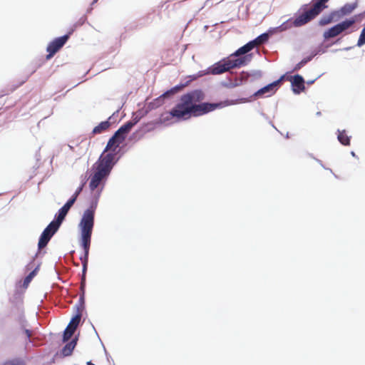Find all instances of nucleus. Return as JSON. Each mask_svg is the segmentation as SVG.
Returning a JSON list of instances; mask_svg holds the SVG:
<instances>
[{
  "instance_id": "1",
  "label": "nucleus",
  "mask_w": 365,
  "mask_h": 365,
  "mask_svg": "<svg viewBox=\"0 0 365 365\" xmlns=\"http://www.w3.org/2000/svg\"><path fill=\"white\" fill-rule=\"evenodd\" d=\"M205 98L201 90H194L180 97V101L170 111L172 117L178 120L201 116L222 107V103H202Z\"/></svg>"
},
{
  "instance_id": "2",
  "label": "nucleus",
  "mask_w": 365,
  "mask_h": 365,
  "mask_svg": "<svg viewBox=\"0 0 365 365\" xmlns=\"http://www.w3.org/2000/svg\"><path fill=\"white\" fill-rule=\"evenodd\" d=\"M97 207V201L92 202L91 206L84 211L79 223L81 233V246L84 250L83 256L80 257L83 264V277L81 282V294L80 301L83 302L85 294L86 278L85 274L88 262V253L91 245V235L94 226L95 211Z\"/></svg>"
},
{
  "instance_id": "3",
  "label": "nucleus",
  "mask_w": 365,
  "mask_h": 365,
  "mask_svg": "<svg viewBox=\"0 0 365 365\" xmlns=\"http://www.w3.org/2000/svg\"><path fill=\"white\" fill-rule=\"evenodd\" d=\"M250 61V55L241 56L237 58L232 57L225 58L210 68L209 73L212 75H218L230 71L232 68H239L245 66Z\"/></svg>"
},
{
  "instance_id": "4",
  "label": "nucleus",
  "mask_w": 365,
  "mask_h": 365,
  "mask_svg": "<svg viewBox=\"0 0 365 365\" xmlns=\"http://www.w3.org/2000/svg\"><path fill=\"white\" fill-rule=\"evenodd\" d=\"M329 0H317L310 9L305 10L299 14L294 21L295 26H302L312 19H315L328 6L327 3Z\"/></svg>"
},
{
  "instance_id": "5",
  "label": "nucleus",
  "mask_w": 365,
  "mask_h": 365,
  "mask_svg": "<svg viewBox=\"0 0 365 365\" xmlns=\"http://www.w3.org/2000/svg\"><path fill=\"white\" fill-rule=\"evenodd\" d=\"M109 161L104 160L103 163L98 161L96 163V170L90 176L89 187L91 190H94L103 184V181L109 175L112 168L108 166Z\"/></svg>"
},
{
  "instance_id": "6",
  "label": "nucleus",
  "mask_w": 365,
  "mask_h": 365,
  "mask_svg": "<svg viewBox=\"0 0 365 365\" xmlns=\"http://www.w3.org/2000/svg\"><path fill=\"white\" fill-rule=\"evenodd\" d=\"M124 139L125 138H110L104 152L101 155L98 160L103 163L104 160H108L109 161L108 163V166L113 168L116 159V155L121 150L120 145L123 144Z\"/></svg>"
},
{
  "instance_id": "7",
  "label": "nucleus",
  "mask_w": 365,
  "mask_h": 365,
  "mask_svg": "<svg viewBox=\"0 0 365 365\" xmlns=\"http://www.w3.org/2000/svg\"><path fill=\"white\" fill-rule=\"evenodd\" d=\"M355 17L346 19L345 21L339 23L336 25L329 29L328 30L325 31L324 32L323 36L325 39L336 37L340 34H341L343 31L350 28L353 24H355Z\"/></svg>"
},
{
  "instance_id": "8",
  "label": "nucleus",
  "mask_w": 365,
  "mask_h": 365,
  "mask_svg": "<svg viewBox=\"0 0 365 365\" xmlns=\"http://www.w3.org/2000/svg\"><path fill=\"white\" fill-rule=\"evenodd\" d=\"M74 29H72L67 34L56 38L50 42L47 46L46 51L48 54L46 56V59L52 58L67 42L70 35L73 32Z\"/></svg>"
},
{
  "instance_id": "9",
  "label": "nucleus",
  "mask_w": 365,
  "mask_h": 365,
  "mask_svg": "<svg viewBox=\"0 0 365 365\" xmlns=\"http://www.w3.org/2000/svg\"><path fill=\"white\" fill-rule=\"evenodd\" d=\"M58 228L59 226L56 225L54 222H50V224L44 229L40 236L38 243L39 250L44 248L47 245L51 238L58 231Z\"/></svg>"
},
{
  "instance_id": "10",
  "label": "nucleus",
  "mask_w": 365,
  "mask_h": 365,
  "mask_svg": "<svg viewBox=\"0 0 365 365\" xmlns=\"http://www.w3.org/2000/svg\"><path fill=\"white\" fill-rule=\"evenodd\" d=\"M81 315L76 314L73 317L63 332V341H68L74 334L81 321Z\"/></svg>"
},
{
  "instance_id": "11",
  "label": "nucleus",
  "mask_w": 365,
  "mask_h": 365,
  "mask_svg": "<svg viewBox=\"0 0 365 365\" xmlns=\"http://www.w3.org/2000/svg\"><path fill=\"white\" fill-rule=\"evenodd\" d=\"M284 76L280 77L277 81L267 85L266 86L258 90L255 93V96L256 97H262L264 95L267 96H270L274 94L277 91V86L279 84V83L284 79Z\"/></svg>"
},
{
  "instance_id": "12",
  "label": "nucleus",
  "mask_w": 365,
  "mask_h": 365,
  "mask_svg": "<svg viewBox=\"0 0 365 365\" xmlns=\"http://www.w3.org/2000/svg\"><path fill=\"white\" fill-rule=\"evenodd\" d=\"M73 200V199H69L66 203L58 210V214L56 215L55 220L52 221L53 222L60 227L69 210L74 204Z\"/></svg>"
},
{
  "instance_id": "13",
  "label": "nucleus",
  "mask_w": 365,
  "mask_h": 365,
  "mask_svg": "<svg viewBox=\"0 0 365 365\" xmlns=\"http://www.w3.org/2000/svg\"><path fill=\"white\" fill-rule=\"evenodd\" d=\"M292 83V88L295 94H299L305 89L304 81L302 76L299 75H295L289 78Z\"/></svg>"
},
{
  "instance_id": "14",
  "label": "nucleus",
  "mask_w": 365,
  "mask_h": 365,
  "mask_svg": "<svg viewBox=\"0 0 365 365\" xmlns=\"http://www.w3.org/2000/svg\"><path fill=\"white\" fill-rule=\"evenodd\" d=\"M358 4H359V2L356 0L353 3L345 4L339 9L335 10V12H336L339 19H341L344 16H348L350 14H351L358 7Z\"/></svg>"
},
{
  "instance_id": "15",
  "label": "nucleus",
  "mask_w": 365,
  "mask_h": 365,
  "mask_svg": "<svg viewBox=\"0 0 365 365\" xmlns=\"http://www.w3.org/2000/svg\"><path fill=\"white\" fill-rule=\"evenodd\" d=\"M339 18L335 12V11H331L328 15L323 16L319 21V25L321 26H324L331 24L333 21H339Z\"/></svg>"
},
{
  "instance_id": "16",
  "label": "nucleus",
  "mask_w": 365,
  "mask_h": 365,
  "mask_svg": "<svg viewBox=\"0 0 365 365\" xmlns=\"http://www.w3.org/2000/svg\"><path fill=\"white\" fill-rule=\"evenodd\" d=\"M110 123L108 120L102 121L96 125L92 131L93 135H100L108 131L110 128Z\"/></svg>"
},
{
  "instance_id": "17",
  "label": "nucleus",
  "mask_w": 365,
  "mask_h": 365,
  "mask_svg": "<svg viewBox=\"0 0 365 365\" xmlns=\"http://www.w3.org/2000/svg\"><path fill=\"white\" fill-rule=\"evenodd\" d=\"M255 48L253 42L251 41L244 45L243 46L238 48L234 53H232L230 57L233 56H240L244 54L247 53L249 51H252Z\"/></svg>"
},
{
  "instance_id": "18",
  "label": "nucleus",
  "mask_w": 365,
  "mask_h": 365,
  "mask_svg": "<svg viewBox=\"0 0 365 365\" xmlns=\"http://www.w3.org/2000/svg\"><path fill=\"white\" fill-rule=\"evenodd\" d=\"M134 124V123L130 121L126 123L116 130L112 137H123L124 135H126L130 131Z\"/></svg>"
},
{
  "instance_id": "19",
  "label": "nucleus",
  "mask_w": 365,
  "mask_h": 365,
  "mask_svg": "<svg viewBox=\"0 0 365 365\" xmlns=\"http://www.w3.org/2000/svg\"><path fill=\"white\" fill-rule=\"evenodd\" d=\"M76 345V340L73 339L69 343L66 344L61 350V354L63 356H68L72 354V352Z\"/></svg>"
},
{
  "instance_id": "20",
  "label": "nucleus",
  "mask_w": 365,
  "mask_h": 365,
  "mask_svg": "<svg viewBox=\"0 0 365 365\" xmlns=\"http://www.w3.org/2000/svg\"><path fill=\"white\" fill-rule=\"evenodd\" d=\"M269 39V35L267 33H264L259 36H257L255 39L252 41L255 47L260 46L265 42H267Z\"/></svg>"
},
{
  "instance_id": "21",
  "label": "nucleus",
  "mask_w": 365,
  "mask_h": 365,
  "mask_svg": "<svg viewBox=\"0 0 365 365\" xmlns=\"http://www.w3.org/2000/svg\"><path fill=\"white\" fill-rule=\"evenodd\" d=\"M19 322L21 324V327L24 329V331L25 334L26 335L28 341H30V339L32 336L33 333H32V331L31 330H29V329H26L25 327H26L25 324H26V322L25 318H24V317L23 315L19 317Z\"/></svg>"
},
{
  "instance_id": "22",
  "label": "nucleus",
  "mask_w": 365,
  "mask_h": 365,
  "mask_svg": "<svg viewBox=\"0 0 365 365\" xmlns=\"http://www.w3.org/2000/svg\"><path fill=\"white\" fill-rule=\"evenodd\" d=\"M0 365H25V364L22 360L19 359H14L6 361Z\"/></svg>"
},
{
  "instance_id": "23",
  "label": "nucleus",
  "mask_w": 365,
  "mask_h": 365,
  "mask_svg": "<svg viewBox=\"0 0 365 365\" xmlns=\"http://www.w3.org/2000/svg\"><path fill=\"white\" fill-rule=\"evenodd\" d=\"M365 44V26L363 28L361 34H360V36H359V38L358 39V41H357V46L359 47H361L363 45Z\"/></svg>"
},
{
  "instance_id": "24",
  "label": "nucleus",
  "mask_w": 365,
  "mask_h": 365,
  "mask_svg": "<svg viewBox=\"0 0 365 365\" xmlns=\"http://www.w3.org/2000/svg\"><path fill=\"white\" fill-rule=\"evenodd\" d=\"M312 59V57H308L307 58H304L303 60H302L299 63H298L294 68V71H298L299 70L302 66H304L307 62H309V61H311Z\"/></svg>"
},
{
  "instance_id": "25",
  "label": "nucleus",
  "mask_w": 365,
  "mask_h": 365,
  "mask_svg": "<svg viewBox=\"0 0 365 365\" xmlns=\"http://www.w3.org/2000/svg\"><path fill=\"white\" fill-rule=\"evenodd\" d=\"M36 269L33 270L31 272L29 273L28 276L26 277L24 281V284L27 286L31 281L32 280L33 277L36 275Z\"/></svg>"
},
{
  "instance_id": "26",
  "label": "nucleus",
  "mask_w": 365,
  "mask_h": 365,
  "mask_svg": "<svg viewBox=\"0 0 365 365\" xmlns=\"http://www.w3.org/2000/svg\"><path fill=\"white\" fill-rule=\"evenodd\" d=\"M83 184L81 185L79 187H78V189L76 190V192H74V194L72 195V197L70 198V199H73V202L75 203L78 196L79 195V194L81 193V192L83 190Z\"/></svg>"
},
{
  "instance_id": "27",
  "label": "nucleus",
  "mask_w": 365,
  "mask_h": 365,
  "mask_svg": "<svg viewBox=\"0 0 365 365\" xmlns=\"http://www.w3.org/2000/svg\"><path fill=\"white\" fill-rule=\"evenodd\" d=\"M339 142L344 145H349L350 144V138H338Z\"/></svg>"
},
{
  "instance_id": "28",
  "label": "nucleus",
  "mask_w": 365,
  "mask_h": 365,
  "mask_svg": "<svg viewBox=\"0 0 365 365\" xmlns=\"http://www.w3.org/2000/svg\"><path fill=\"white\" fill-rule=\"evenodd\" d=\"M338 136L339 138H341V137H347L346 134V130H338Z\"/></svg>"
},
{
  "instance_id": "29",
  "label": "nucleus",
  "mask_w": 365,
  "mask_h": 365,
  "mask_svg": "<svg viewBox=\"0 0 365 365\" xmlns=\"http://www.w3.org/2000/svg\"><path fill=\"white\" fill-rule=\"evenodd\" d=\"M87 365H95L91 361H88Z\"/></svg>"
},
{
  "instance_id": "30",
  "label": "nucleus",
  "mask_w": 365,
  "mask_h": 365,
  "mask_svg": "<svg viewBox=\"0 0 365 365\" xmlns=\"http://www.w3.org/2000/svg\"><path fill=\"white\" fill-rule=\"evenodd\" d=\"M96 1H97V0H94V1H93V3H94V2H96Z\"/></svg>"
}]
</instances>
